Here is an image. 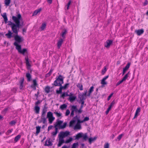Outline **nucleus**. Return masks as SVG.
Instances as JSON below:
<instances>
[{
    "label": "nucleus",
    "instance_id": "f257e3e1",
    "mask_svg": "<svg viewBox=\"0 0 148 148\" xmlns=\"http://www.w3.org/2000/svg\"><path fill=\"white\" fill-rule=\"evenodd\" d=\"M21 16L20 14H18L17 17L12 16V19L16 24H12L11 26L12 30L13 32L17 35L19 29L20 27V20H21Z\"/></svg>",
    "mask_w": 148,
    "mask_h": 148
},
{
    "label": "nucleus",
    "instance_id": "f03ea898",
    "mask_svg": "<svg viewBox=\"0 0 148 148\" xmlns=\"http://www.w3.org/2000/svg\"><path fill=\"white\" fill-rule=\"evenodd\" d=\"M94 87L92 86L90 87L89 90L88 91V94H87V90H84V92L82 94H79L78 97L81 102H84L87 97V96L90 97L91 94L93 91Z\"/></svg>",
    "mask_w": 148,
    "mask_h": 148
},
{
    "label": "nucleus",
    "instance_id": "7ed1b4c3",
    "mask_svg": "<svg viewBox=\"0 0 148 148\" xmlns=\"http://www.w3.org/2000/svg\"><path fill=\"white\" fill-rule=\"evenodd\" d=\"M64 83V79L61 75H60L58 77H56V80L54 82L53 84L55 86H58L60 87Z\"/></svg>",
    "mask_w": 148,
    "mask_h": 148
},
{
    "label": "nucleus",
    "instance_id": "20e7f679",
    "mask_svg": "<svg viewBox=\"0 0 148 148\" xmlns=\"http://www.w3.org/2000/svg\"><path fill=\"white\" fill-rule=\"evenodd\" d=\"M63 122L62 121L57 120L56 124L55 125V127H59V129H64L65 128L67 125V123L65 122L64 123L63 125H61V124Z\"/></svg>",
    "mask_w": 148,
    "mask_h": 148
},
{
    "label": "nucleus",
    "instance_id": "39448f33",
    "mask_svg": "<svg viewBox=\"0 0 148 148\" xmlns=\"http://www.w3.org/2000/svg\"><path fill=\"white\" fill-rule=\"evenodd\" d=\"M69 85V83L66 84L64 86H62V85L59 88V90H56V92L57 94H59L61 93L62 92V89H66L68 87Z\"/></svg>",
    "mask_w": 148,
    "mask_h": 148
},
{
    "label": "nucleus",
    "instance_id": "423d86ee",
    "mask_svg": "<svg viewBox=\"0 0 148 148\" xmlns=\"http://www.w3.org/2000/svg\"><path fill=\"white\" fill-rule=\"evenodd\" d=\"M70 134V132L67 131L65 132H61L58 135V137L62 138H64V137L67 136Z\"/></svg>",
    "mask_w": 148,
    "mask_h": 148
},
{
    "label": "nucleus",
    "instance_id": "0eeeda50",
    "mask_svg": "<svg viewBox=\"0 0 148 148\" xmlns=\"http://www.w3.org/2000/svg\"><path fill=\"white\" fill-rule=\"evenodd\" d=\"M70 106L71 107V111L70 116H73L74 115V112H77V106Z\"/></svg>",
    "mask_w": 148,
    "mask_h": 148
},
{
    "label": "nucleus",
    "instance_id": "6e6552de",
    "mask_svg": "<svg viewBox=\"0 0 148 148\" xmlns=\"http://www.w3.org/2000/svg\"><path fill=\"white\" fill-rule=\"evenodd\" d=\"M14 39L17 42L20 43L24 40L22 37H20L17 35H16L14 37Z\"/></svg>",
    "mask_w": 148,
    "mask_h": 148
},
{
    "label": "nucleus",
    "instance_id": "1a4fd4ad",
    "mask_svg": "<svg viewBox=\"0 0 148 148\" xmlns=\"http://www.w3.org/2000/svg\"><path fill=\"white\" fill-rule=\"evenodd\" d=\"M112 43V40H107L105 43V47L108 48H109Z\"/></svg>",
    "mask_w": 148,
    "mask_h": 148
},
{
    "label": "nucleus",
    "instance_id": "9d476101",
    "mask_svg": "<svg viewBox=\"0 0 148 148\" xmlns=\"http://www.w3.org/2000/svg\"><path fill=\"white\" fill-rule=\"evenodd\" d=\"M73 94L72 93H70V95L68 99L71 101H74L76 98V96H73Z\"/></svg>",
    "mask_w": 148,
    "mask_h": 148
},
{
    "label": "nucleus",
    "instance_id": "9b49d317",
    "mask_svg": "<svg viewBox=\"0 0 148 148\" xmlns=\"http://www.w3.org/2000/svg\"><path fill=\"white\" fill-rule=\"evenodd\" d=\"M59 142L58 146V147H60L61 146L63 143H64L65 142L63 138H62L60 137H59Z\"/></svg>",
    "mask_w": 148,
    "mask_h": 148
},
{
    "label": "nucleus",
    "instance_id": "f8f14e48",
    "mask_svg": "<svg viewBox=\"0 0 148 148\" xmlns=\"http://www.w3.org/2000/svg\"><path fill=\"white\" fill-rule=\"evenodd\" d=\"M14 45L16 46V49L18 51V52H19L21 49V45H18L17 42H15L14 43Z\"/></svg>",
    "mask_w": 148,
    "mask_h": 148
},
{
    "label": "nucleus",
    "instance_id": "ddd939ff",
    "mask_svg": "<svg viewBox=\"0 0 148 148\" xmlns=\"http://www.w3.org/2000/svg\"><path fill=\"white\" fill-rule=\"evenodd\" d=\"M64 41V40L63 39L60 38V39L58 42L57 43V46L58 49H60V47L61 46L62 44L63 43Z\"/></svg>",
    "mask_w": 148,
    "mask_h": 148
},
{
    "label": "nucleus",
    "instance_id": "4468645a",
    "mask_svg": "<svg viewBox=\"0 0 148 148\" xmlns=\"http://www.w3.org/2000/svg\"><path fill=\"white\" fill-rule=\"evenodd\" d=\"M40 102H36L35 103L36 106L35 107V110L36 113L38 114L39 113L40 110V107L37 106V105L39 104Z\"/></svg>",
    "mask_w": 148,
    "mask_h": 148
},
{
    "label": "nucleus",
    "instance_id": "2eb2a0df",
    "mask_svg": "<svg viewBox=\"0 0 148 148\" xmlns=\"http://www.w3.org/2000/svg\"><path fill=\"white\" fill-rule=\"evenodd\" d=\"M144 32V30L143 29L136 30L135 31V33H136L138 36H140L143 34Z\"/></svg>",
    "mask_w": 148,
    "mask_h": 148
},
{
    "label": "nucleus",
    "instance_id": "dca6fc26",
    "mask_svg": "<svg viewBox=\"0 0 148 148\" xmlns=\"http://www.w3.org/2000/svg\"><path fill=\"white\" fill-rule=\"evenodd\" d=\"M47 141L46 140L45 141V146H52L53 145L52 143H51V139L50 138H48V139L47 140V143H47Z\"/></svg>",
    "mask_w": 148,
    "mask_h": 148
},
{
    "label": "nucleus",
    "instance_id": "f3484780",
    "mask_svg": "<svg viewBox=\"0 0 148 148\" xmlns=\"http://www.w3.org/2000/svg\"><path fill=\"white\" fill-rule=\"evenodd\" d=\"M24 79L23 77H21L20 79V80L19 82L20 86L19 88L20 89H22L23 87V84L24 82Z\"/></svg>",
    "mask_w": 148,
    "mask_h": 148
},
{
    "label": "nucleus",
    "instance_id": "a211bd4d",
    "mask_svg": "<svg viewBox=\"0 0 148 148\" xmlns=\"http://www.w3.org/2000/svg\"><path fill=\"white\" fill-rule=\"evenodd\" d=\"M12 33L10 30L8 31V33L5 34V36H7L8 38L10 39L13 37L12 35Z\"/></svg>",
    "mask_w": 148,
    "mask_h": 148
},
{
    "label": "nucleus",
    "instance_id": "6ab92c4d",
    "mask_svg": "<svg viewBox=\"0 0 148 148\" xmlns=\"http://www.w3.org/2000/svg\"><path fill=\"white\" fill-rule=\"evenodd\" d=\"M25 60L26 62V65L27 66V69H30L31 65L29 62V59L28 56L26 57L25 58Z\"/></svg>",
    "mask_w": 148,
    "mask_h": 148
},
{
    "label": "nucleus",
    "instance_id": "aec40b11",
    "mask_svg": "<svg viewBox=\"0 0 148 148\" xmlns=\"http://www.w3.org/2000/svg\"><path fill=\"white\" fill-rule=\"evenodd\" d=\"M115 103V102H112L110 105L109 106V107L107 109V111L106 112V114H108L109 111L111 110L112 106H113Z\"/></svg>",
    "mask_w": 148,
    "mask_h": 148
},
{
    "label": "nucleus",
    "instance_id": "412c9836",
    "mask_svg": "<svg viewBox=\"0 0 148 148\" xmlns=\"http://www.w3.org/2000/svg\"><path fill=\"white\" fill-rule=\"evenodd\" d=\"M81 129V126L80 123H77L74 127V130H80Z\"/></svg>",
    "mask_w": 148,
    "mask_h": 148
},
{
    "label": "nucleus",
    "instance_id": "4be33fe9",
    "mask_svg": "<svg viewBox=\"0 0 148 148\" xmlns=\"http://www.w3.org/2000/svg\"><path fill=\"white\" fill-rule=\"evenodd\" d=\"M2 16L3 17L4 19V21L5 24L7 23V21L8 20L7 16L6 15V13H4L3 14V15H2Z\"/></svg>",
    "mask_w": 148,
    "mask_h": 148
},
{
    "label": "nucleus",
    "instance_id": "5701e85b",
    "mask_svg": "<svg viewBox=\"0 0 148 148\" xmlns=\"http://www.w3.org/2000/svg\"><path fill=\"white\" fill-rule=\"evenodd\" d=\"M140 107H138L136 110L135 114V116L134 118V119H135L137 117L138 115V113L140 112Z\"/></svg>",
    "mask_w": 148,
    "mask_h": 148
},
{
    "label": "nucleus",
    "instance_id": "b1692460",
    "mask_svg": "<svg viewBox=\"0 0 148 148\" xmlns=\"http://www.w3.org/2000/svg\"><path fill=\"white\" fill-rule=\"evenodd\" d=\"M82 137V133H79L77 134L75 136V139H78Z\"/></svg>",
    "mask_w": 148,
    "mask_h": 148
},
{
    "label": "nucleus",
    "instance_id": "393cba45",
    "mask_svg": "<svg viewBox=\"0 0 148 148\" xmlns=\"http://www.w3.org/2000/svg\"><path fill=\"white\" fill-rule=\"evenodd\" d=\"M26 77L27 79V81L29 82L31 80V76L29 73H27L26 74Z\"/></svg>",
    "mask_w": 148,
    "mask_h": 148
},
{
    "label": "nucleus",
    "instance_id": "a878e982",
    "mask_svg": "<svg viewBox=\"0 0 148 148\" xmlns=\"http://www.w3.org/2000/svg\"><path fill=\"white\" fill-rule=\"evenodd\" d=\"M37 85V82L36 79L33 80V84L31 86L32 88H36V86Z\"/></svg>",
    "mask_w": 148,
    "mask_h": 148
},
{
    "label": "nucleus",
    "instance_id": "bb28decb",
    "mask_svg": "<svg viewBox=\"0 0 148 148\" xmlns=\"http://www.w3.org/2000/svg\"><path fill=\"white\" fill-rule=\"evenodd\" d=\"M47 111V108L45 107L43 109L41 116H45V114Z\"/></svg>",
    "mask_w": 148,
    "mask_h": 148
},
{
    "label": "nucleus",
    "instance_id": "cd10ccee",
    "mask_svg": "<svg viewBox=\"0 0 148 148\" xmlns=\"http://www.w3.org/2000/svg\"><path fill=\"white\" fill-rule=\"evenodd\" d=\"M19 53L24 55L25 53H27V49L26 48L23 49L22 50L21 49Z\"/></svg>",
    "mask_w": 148,
    "mask_h": 148
},
{
    "label": "nucleus",
    "instance_id": "c85d7f7f",
    "mask_svg": "<svg viewBox=\"0 0 148 148\" xmlns=\"http://www.w3.org/2000/svg\"><path fill=\"white\" fill-rule=\"evenodd\" d=\"M41 11V9H39L35 10L33 14V16L36 15L39 12Z\"/></svg>",
    "mask_w": 148,
    "mask_h": 148
},
{
    "label": "nucleus",
    "instance_id": "c756f323",
    "mask_svg": "<svg viewBox=\"0 0 148 148\" xmlns=\"http://www.w3.org/2000/svg\"><path fill=\"white\" fill-rule=\"evenodd\" d=\"M96 138H97L96 137H94L93 138H90L88 139L89 142V143L90 144L92 142L94 141L95 140H96Z\"/></svg>",
    "mask_w": 148,
    "mask_h": 148
},
{
    "label": "nucleus",
    "instance_id": "7c9ffc66",
    "mask_svg": "<svg viewBox=\"0 0 148 148\" xmlns=\"http://www.w3.org/2000/svg\"><path fill=\"white\" fill-rule=\"evenodd\" d=\"M36 134L37 135H38V134L40 132L41 127L39 126H36Z\"/></svg>",
    "mask_w": 148,
    "mask_h": 148
},
{
    "label": "nucleus",
    "instance_id": "2f4dec72",
    "mask_svg": "<svg viewBox=\"0 0 148 148\" xmlns=\"http://www.w3.org/2000/svg\"><path fill=\"white\" fill-rule=\"evenodd\" d=\"M58 128L57 127L55 128V132H53L52 133V135L53 136H56L58 132Z\"/></svg>",
    "mask_w": 148,
    "mask_h": 148
},
{
    "label": "nucleus",
    "instance_id": "473e14b6",
    "mask_svg": "<svg viewBox=\"0 0 148 148\" xmlns=\"http://www.w3.org/2000/svg\"><path fill=\"white\" fill-rule=\"evenodd\" d=\"M50 88L49 86L46 87L45 88V90L46 92L49 93L50 91Z\"/></svg>",
    "mask_w": 148,
    "mask_h": 148
},
{
    "label": "nucleus",
    "instance_id": "72a5a7b5",
    "mask_svg": "<svg viewBox=\"0 0 148 148\" xmlns=\"http://www.w3.org/2000/svg\"><path fill=\"white\" fill-rule=\"evenodd\" d=\"M77 87L79 88V90H83V86L82 84L79 83L77 85Z\"/></svg>",
    "mask_w": 148,
    "mask_h": 148
},
{
    "label": "nucleus",
    "instance_id": "f704fd0d",
    "mask_svg": "<svg viewBox=\"0 0 148 148\" xmlns=\"http://www.w3.org/2000/svg\"><path fill=\"white\" fill-rule=\"evenodd\" d=\"M76 121L74 120H73L71 121L69 123V127H71L73 126V125L75 123Z\"/></svg>",
    "mask_w": 148,
    "mask_h": 148
},
{
    "label": "nucleus",
    "instance_id": "c9c22d12",
    "mask_svg": "<svg viewBox=\"0 0 148 148\" xmlns=\"http://www.w3.org/2000/svg\"><path fill=\"white\" fill-rule=\"evenodd\" d=\"M53 117V114L51 112H49L47 114V117L48 118H49Z\"/></svg>",
    "mask_w": 148,
    "mask_h": 148
},
{
    "label": "nucleus",
    "instance_id": "e433bc0d",
    "mask_svg": "<svg viewBox=\"0 0 148 148\" xmlns=\"http://www.w3.org/2000/svg\"><path fill=\"white\" fill-rule=\"evenodd\" d=\"M11 1V0H5V5L8 6L10 4Z\"/></svg>",
    "mask_w": 148,
    "mask_h": 148
},
{
    "label": "nucleus",
    "instance_id": "4c0bfd02",
    "mask_svg": "<svg viewBox=\"0 0 148 148\" xmlns=\"http://www.w3.org/2000/svg\"><path fill=\"white\" fill-rule=\"evenodd\" d=\"M48 118H49V122L50 124L51 123H52L53 121L55 119V118L54 117H53V116L51 117Z\"/></svg>",
    "mask_w": 148,
    "mask_h": 148
},
{
    "label": "nucleus",
    "instance_id": "58836bf2",
    "mask_svg": "<svg viewBox=\"0 0 148 148\" xmlns=\"http://www.w3.org/2000/svg\"><path fill=\"white\" fill-rule=\"evenodd\" d=\"M21 137V135H18L15 137L14 138V141L15 142H17L18 140Z\"/></svg>",
    "mask_w": 148,
    "mask_h": 148
},
{
    "label": "nucleus",
    "instance_id": "ea45409f",
    "mask_svg": "<svg viewBox=\"0 0 148 148\" xmlns=\"http://www.w3.org/2000/svg\"><path fill=\"white\" fill-rule=\"evenodd\" d=\"M130 72H129L127 73L126 74L124 77L122 79V81L123 82L126 80V79H127V77H128V75L129 74Z\"/></svg>",
    "mask_w": 148,
    "mask_h": 148
},
{
    "label": "nucleus",
    "instance_id": "a19ab883",
    "mask_svg": "<svg viewBox=\"0 0 148 148\" xmlns=\"http://www.w3.org/2000/svg\"><path fill=\"white\" fill-rule=\"evenodd\" d=\"M67 107V105L64 104L61 105L60 106V108L62 110H63L64 109L66 108Z\"/></svg>",
    "mask_w": 148,
    "mask_h": 148
},
{
    "label": "nucleus",
    "instance_id": "79ce46f5",
    "mask_svg": "<svg viewBox=\"0 0 148 148\" xmlns=\"http://www.w3.org/2000/svg\"><path fill=\"white\" fill-rule=\"evenodd\" d=\"M41 118L43 120V123L45 124L46 121V119L45 118V116H41Z\"/></svg>",
    "mask_w": 148,
    "mask_h": 148
},
{
    "label": "nucleus",
    "instance_id": "37998d69",
    "mask_svg": "<svg viewBox=\"0 0 148 148\" xmlns=\"http://www.w3.org/2000/svg\"><path fill=\"white\" fill-rule=\"evenodd\" d=\"M66 32H67L66 30L65 29H64V31L62 32V34H61V36L62 38H64V37H65L64 35L66 34Z\"/></svg>",
    "mask_w": 148,
    "mask_h": 148
},
{
    "label": "nucleus",
    "instance_id": "c03bdc74",
    "mask_svg": "<svg viewBox=\"0 0 148 148\" xmlns=\"http://www.w3.org/2000/svg\"><path fill=\"white\" fill-rule=\"evenodd\" d=\"M78 143H74L73 144L72 148H76V147L78 146Z\"/></svg>",
    "mask_w": 148,
    "mask_h": 148
},
{
    "label": "nucleus",
    "instance_id": "a18cd8bd",
    "mask_svg": "<svg viewBox=\"0 0 148 148\" xmlns=\"http://www.w3.org/2000/svg\"><path fill=\"white\" fill-rule=\"evenodd\" d=\"M73 138H72L70 137L69 138V139L66 140L65 142V143H69L71 142Z\"/></svg>",
    "mask_w": 148,
    "mask_h": 148
},
{
    "label": "nucleus",
    "instance_id": "49530a36",
    "mask_svg": "<svg viewBox=\"0 0 148 148\" xmlns=\"http://www.w3.org/2000/svg\"><path fill=\"white\" fill-rule=\"evenodd\" d=\"M83 139L85 140H86L88 138L86 134H85L84 135H82Z\"/></svg>",
    "mask_w": 148,
    "mask_h": 148
},
{
    "label": "nucleus",
    "instance_id": "de8ad7c7",
    "mask_svg": "<svg viewBox=\"0 0 148 148\" xmlns=\"http://www.w3.org/2000/svg\"><path fill=\"white\" fill-rule=\"evenodd\" d=\"M46 26V25L45 23H43L42 25L41 26V29L42 30H43L45 28Z\"/></svg>",
    "mask_w": 148,
    "mask_h": 148
},
{
    "label": "nucleus",
    "instance_id": "09e8293b",
    "mask_svg": "<svg viewBox=\"0 0 148 148\" xmlns=\"http://www.w3.org/2000/svg\"><path fill=\"white\" fill-rule=\"evenodd\" d=\"M16 123V121L15 120H13L10 122V124L12 125H14Z\"/></svg>",
    "mask_w": 148,
    "mask_h": 148
},
{
    "label": "nucleus",
    "instance_id": "8fccbe9b",
    "mask_svg": "<svg viewBox=\"0 0 148 148\" xmlns=\"http://www.w3.org/2000/svg\"><path fill=\"white\" fill-rule=\"evenodd\" d=\"M101 84L103 85H106L107 84L106 82L105 81V80L104 79H102L101 81Z\"/></svg>",
    "mask_w": 148,
    "mask_h": 148
},
{
    "label": "nucleus",
    "instance_id": "3c124183",
    "mask_svg": "<svg viewBox=\"0 0 148 148\" xmlns=\"http://www.w3.org/2000/svg\"><path fill=\"white\" fill-rule=\"evenodd\" d=\"M54 113L58 117H59L61 116V114L60 113H58L57 112H55Z\"/></svg>",
    "mask_w": 148,
    "mask_h": 148
},
{
    "label": "nucleus",
    "instance_id": "603ef678",
    "mask_svg": "<svg viewBox=\"0 0 148 148\" xmlns=\"http://www.w3.org/2000/svg\"><path fill=\"white\" fill-rule=\"evenodd\" d=\"M107 71L106 68L105 66L104 67V69L102 71L101 73L103 75Z\"/></svg>",
    "mask_w": 148,
    "mask_h": 148
},
{
    "label": "nucleus",
    "instance_id": "864d4df0",
    "mask_svg": "<svg viewBox=\"0 0 148 148\" xmlns=\"http://www.w3.org/2000/svg\"><path fill=\"white\" fill-rule=\"evenodd\" d=\"M130 65V63L129 62L127 63V64L126 65L125 67L124 68L125 69L128 70L129 68Z\"/></svg>",
    "mask_w": 148,
    "mask_h": 148
},
{
    "label": "nucleus",
    "instance_id": "5fc2aeb1",
    "mask_svg": "<svg viewBox=\"0 0 148 148\" xmlns=\"http://www.w3.org/2000/svg\"><path fill=\"white\" fill-rule=\"evenodd\" d=\"M109 144L108 143H106L104 145V148H109Z\"/></svg>",
    "mask_w": 148,
    "mask_h": 148
},
{
    "label": "nucleus",
    "instance_id": "6e6d98bb",
    "mask_svg": "<svg viewBox=\"0 0 148 148\" xmlns=\"http://www.w3.org/2000/svg\"><path fill=\"white\" fill-rule=\"evenodd\" d=\"M71 0H70L69 1L68 3H67V10H69V6L71 4Z\"/></svg>",
    "mask_w": 148,
    "mask_h": 148
},
{
    "label": "nucleus",
    "instance_id": "4d7b16f0",
    "mask_svg": "<svg viewBox=\"0 0 148 148\" xmlns=\"http://www.w3.org/2000/svg\"><path fill=\"white\" fill-rule=\"evenodd\" d=\"M70 113V111L68 109L66 110V113H65V115L66 116H68L69 114Z\"/></svg>",
    "mask_w": 148,
    "mask_h": 148
},
{
    "label": "nucleus",
    "instance_id": "13d9d810",
    "mask_svg": "<svg viewBox=\"0 0 148 148\" xmlns=\"http://www.w3.org/2000/svg\"><path fill=\"white\" fill-rule=\"evenodd\" d=\"M8 110V108H5L2 111V113L3 114H5Z\"/></svg>",
    "mask_w": 148,
    "mask_h": 148
},
{
    "label": "nucleus",
    "instance_id": "bf43d9fd",
    "mask_svg": "<svg viewBox=\"0 0 148 148\" xmlns=\"http://www.w3.org/2000/svg\"><path fill=\"white\" fill-rule=\"evenodd\" d=\"M89 118L88 117H86L83 120V122L87 121H88L89 120Z\"/></svg>",
    "mask_w": 148,
    "mask_h": 148
},
{
    "label": "nucleus",
    "instance_id": "052dcab7",
    "mask_svg": "<svg viewBox=\"0 0 148 148\" xmlns=\"http://www.w3.org/2000/svg\"><path fill=\"white\" fill-rule=\"evenodd\" d=\"M123 134H121L120 135L117 137V139L119 140L122 137V136H123Z\"/></svg>",
    "mask_w": 148,
    "mask_h": 148
},
{
    "label": "nucleus",
    "instance_id": "680f3d73",
    "mask_svg": "<svg viewBox=\"0 0 148 148\" xmlns=\"http://www.w3.org/2000/svg\"><path fill=\"white\" fill-rule=\"evenodd\" d=\"M123 82V81H122V80H121V81H119V82H118L116 84V86H118L120 84H121V83H122Z\"/></svg>",
    "mask_w": 148,
    "mask_h": 148
},
{
    "label": "nucleus",
    "instance_id": "e2e57ef3",
    "mask_svg": "<svg viewBox=\"0 0 148 148\" xmlns=\"http://www.w3.org/2000/svg\"><path fill=\"white\" fill-rule=\"evenodd\" d=\"M65 96H66V94L64 92L63 93V94L62 95L61 97L62 98H64V97H65Z\"/></svg>",
    "mask_w": 148,
    "mask_h": 148
},
{
    "label": "nucleus",
    "instance_id": "0e129e2a",
    "mask_svg": "<svg viewBox=\"0 0 148 148\" xmlns=\"http://www.w3.org/2000/svg\"><path fill=\"white\" fill-rule=\"evenodd\" d=\"M82 110L81 109H79V110H78L77 109V112L79 113H82Z\"/></svg>",
    "mask_w": 148,
    "mask_h": 148
},
{
    "label": "nucleus",
    "instance_id": "69168bd1",
    "mask_svg": "<svg viewBox=\"0 0 148 148\" xmlns=\"http://www.w3.org/2000/svg\"><path fill=\"white\" fill-rule=\"evenodd\" d=\"M53 127V126L52 125H50L49 126L48 128V131H49V130L52 129V128Z\"/></svg>",
    "mask_w": 148,
    "mask_h": 148
},
{
    "label": "nucleus",
    "instance_id": "338daca9",
    "mask_svg": "<svg viewBox=\"0 0 148 148\" xmlns=\"http://www.w3.org/2000/svg\"><path fill=\"white\" fill-rule=\"evenodd\" d=\"M147 4H148V1L146 0L145 1L144 3H143V5H147Z\"/></svg>",
    "mask_w": 148,
    "mask_h": 148
},
{
    "label": "nucleus",
    "instance_id": "774afa93",
    "mask_svg": "<svg viewBox=\"0 0 148 148\" xmlns=\"http://www.w3.org/2000/svg\"><path fill=\"white\" fill-rule=\"evenodd\" d=\"M83 122V121H81L80 120L78 119L77 120V123H82Z\"/></svg>",
    "mask_w": 148,
    "mask_h": 148
}]
</instances>
